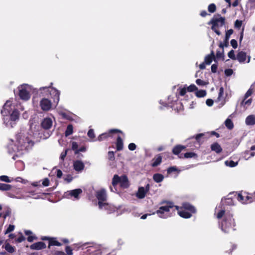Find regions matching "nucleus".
<instances>
[{
  "instance_id": "1",
  "label": "nucleus",
  "mask_w": 255,
  "mask_h": 255,
  "mask_svg": "<svg viewBox=\"0 0 255 255\" xmlns=\"http://www.w3.org/2000/svg\"><path fill=\"white\" fill-rule=\"evenodd\" d=\"M159 204L163 206L160 207L155 212L152 213V215L156 213L159 217L163 219L171 217V215H167V213L170 212V209L173 208L174 206V203L170 201L163 200L160 202Z\"/></svg>"
},
{
  "instance_id": "2",
  "label": "nucleus",
  "mask_w": 255,
  "mask_h": 255,
  "mask_svg": "<svg viewBox=\"0 0 255 255\" xmlns=\"http://www.w3.org/2000/svg\"><path fill=\"white\" fill-rule=\"evenodd\" d=\"M235 222L232 214L227 213L223 220L221 223L222 230L226 233H229L231 231L235 230Z\"/></svg>"
},
{
  "instance_id": "3",
  "label": "nucleus",
  "mask_w": 255,
  "mask_h": 255,
  "mask_svg": "<svg viewBox=\"0 0 255 255\" xmlns=\"http://www.w3.org/2000/svg\"><path fill=\"white\" fill-rule=\"evenodd\" d=\"M219 18L213 17L211 20L208 23L209 25L212 24L211 29L214 31L218 35L221 34V32L218 29L219 27H222L225 24V17L221 16L220 14H218Z\"/></svg>"
},
{
  "instance_id": "4",
  "label": "nucleus",
  "mask_w": 255,
  "mask_h": 255,
  "mask_svg": "<svg viewBox=\"0 0 255 255\" xmlns=\"http://www.w3.org/2000/svg\"><path fill=\"white\" fill-rule=\"evenodd\" d=\"M52 83H51L48 87H43L40 88V90L44 92H48L53 102L57 104L59 101L60 92L56 89L52 87Z\"/></svg>"
},
{
  "instance_id": "5",
  "label": "nucleus",
  "mask_w": 255,
  "mask_h": 255,
  "mask_svg": "<svg viewBox=\"0 0 255 255\" xmlns=\"http://www.w3.org/2000/svg\"><path fill=\"white\" fill-rule=\"evenodd\" d=\"M238 200L244 204H248L253 203V200H252L251 194H249L246 192H244L243 193L242 192L238 194L237 196Z\"/></svg>"
},
{
  "instance_id": "6",
  "label": "nucleus",
  "mask_w": 255,
  "mask_h": 255,
  "mask_svg": "<svg viewBox=\"0 0 255 255\" xmlns=\"http://www.w3.org/2000/svg\"><path fill=\"white\" fill-rule=\"evenodd\" d=\"M82 190L80 188L68 191L65 193V196L67 198L74 197L76 200L80 199V195L82 193Z\"/></svg>"
},
{
  "instance_id": "7",
  "label": "nucleus",
  "mask_w": 255,
  "mask_h": 255,
  "mask_svg": "<svg viewBox=\"0 0 255 255\" xmlns=\"http://www.w3.org/2000/svg\"><path fill=\"white\" fill-rule=\"evenodd\" d=\"M115 133H122V131L118 129H110L108 132H105L101 134L98 137V140L100 141L106 140L109 137L111 136V134Z\"/></svg>"
},
{
  "instance_id": "8",
  "label": "nucleus",
  "mask_w": 255,
  "mask_h": 255,
  "mask_svg": "<svg viewBox=\"0 0 255 255\" xmlns=\"http://www.w3.org/2000/svg\"><path fill=\"white\" fill-rule=\"evenodd\" d=\"M16 190V189H12L11 185L9 184H6L4 183H0V190L1 191H10L6 193V195L11 197L14 198L15 195L11 193L12 191H14Z\"/></svg>"
},
{
  "instance_id": "9",
  "label": "nucleus",
  "mask_w": 255,
  "mask_h": 255,
  "mask_svg": "<svg viewBox=\"0 0 255 255\" xmlns=\"http://www.w3.org/2000/svg\"><path fill=\"white\" fill-rule=\"evenodd\" d=\"M51 102L46 98H43L40 102V106L41 109L44 111H48L51 108Z\"/></svg>"
},
{
  "instance_id": "10",
  "label": "nucleus",
  "mask_w": 255,
  "mask_h": 255,
  "mask_svg": "<svg viewBox=\"0 0 255 255\" xmlns=\"http://www.w3.org/2000/svg\"><path fill=\"white\" fill-rule=\"evenodd\" d=\"M12 103L10 101H7L3 106L2 109L1 110V114L3 116H6L10 114L11 110V106Z\"/></svg>"
},
{
  "instance_id": "11",
  "label": "nucleus",
  "mask_w": 255,
  "mask_h": 255,
  "mask_svg": "<svg viewBox=\"0 0 255 255\" xmlns=\"http://www.w3.org/2000/svg\"><path fill=\"white\" fill-rule=\"evenodd\" d=\"M19 96L23 100L27 101L30 98L29 92L24 88L21 87L19 89Z\"/></svg>"
},
{
  "instance_id": "12",
  "label": "nucleus",
  "mask_w": 255,
  "mask_h": 255,
  "mask_svg": "<svg viewBox=\"0 0 255 255\" xmlns=\"http://www.w3.org/2000/svg\"><path fill=\"white\" fill-rule=\"evenodd\" d=\"M52 124V121L50 118H46L42 121L41 127L44 129H49L51 128Z\"/></svg>"
},
{
  "instance_id": "13",
  "label": "nucleus",
  "mask_w": 255,
  "mask_h": 255,
  "mask_svg": "<svg viewBox=\"0 0 255 255\" xmlns=\"http://www.w3.org/2000/svg\"><path fill=\"white\" fill-rule=\"evenodd\" d=\"M220 205L221 208H226V206H233L234 203L232 197H227L222 199Z\"/></svg>"
},
{
  "instance_id": "14",
  "label": "nucleus",
  "mask_w": 255,
  "mask_h": 255,
  "mask_svg": "<svg viewBox=\"0 0 255 255\" xmlns=\"http://www.w3.org/2000/svg\"><path fill=\"white\" fill-rule=\"evenodd\" d=\"M96 197L98 201H106L107 195L106 190L104 189H102L97 191L96 192Z\"/></svg>"
},
{
  "instance_id": "15",
  "label": "nucleus",
  "mask_w": 255,
  "mask_h": 255,
  "mask_svg": "<svg viewBox=\"0 0 255 255\" xmlns=\"http://www.w3.org/2000/svg\"><path fill=\"white\" fill-rule=\"evenodd\" d=\"M31 142H32V141L27 137L25 138V139L23 138H20L18 140V145L20 146L21 149L26 148L28 147L30 143Z\"/></svg>"
},
{
  "instance_id": "16",
  "label": "nucleus",
  "mask_w": 255,
  "mask_h": 255,
  "mask_svg": "<svg viewBox=\"0 0 255 255\" xmlns=\"http://www.w3.org/2000/svg\"><path fill=\"white\" fill-rule=\"evenodd\" d=\"M46 247V244L42 242H38L34 243L30 246V249L33 250H40L45 249Z\"/></svg>"
},
{
  "instance_id": "17",
  "label": "nucleus",
  "mask_w": 255,
  "mask_h": 255,
  "mask_svg": "<svg viewBox=\"0 0 255 255\" xmlns=\"http://www.w3.org/2000/svg\"><path fill=\"white\" fill-rule=\"evenodd\" d=\"M183 209L187 211L192 214H194L196 212V208L191 204L188 202H184L182 203Z\"/></svg>"
},
{
  "instance_id": "18",
  "label": "nucleus",
  "mask_w": 255,
  "mask_h": 255,
  "mask_svg": "<svg viewBox=\"0 0 255 255\" xmlns=\"http://www.w3.org/2000/svg\"><path fill=\"white\" fill-rule=\"evenodd\" d=\"M73 167L75 171L80 172L84 169L85 165L82 161L77 160L74 162Z\"/></svg>"
},
{
  "instance_id": "19",
  "label": "nucleus",
  "mask_w": 255,
  "mask_h": 255,
  "mask_svg": "<svg viewBox=\"0 0 255 255\" xmlns=\"http://www.w3.org/2000/svg\"><path fill=\"white\" fill-rule=\"evenodd\" d=\"M213 60L215 62H217L214 52L212 50L210 54L205 56L204 62L207 65H210Z\"/></svg>"
},
{
  "instance_id": "20",
  "label": "nucleus",
  "mask_w": 255,
  "mask_h": 255,
  "mask_svg": "<svg viewBox=\"0 0 255 255\" xmlns=\"http://www.w3.org/2000/svg\"><path fill=\"white\" fill-rule=\"evenodd\" d=\"M151 166L153 167H156L160 164L162 162V156L160 154L156 155L152 160Z\"/></svg>"
},
{
  "instance_id": "21",
  "label": "nucleus",
  "mask_w": 255,
  "mask_h": 255,
  "mask_svg": "<svg viewBox=\"0 0 255 255\" xmlns=\"http://www.w3.org/2000/svg\"><path fill=\"white\" fill-rule=\"evenodd\" d=\"M212 151L215 152L217 154H220L223 151V149L218 142H214L210 146Z\"/></svg>"
},
{
  "instance_id": "22",
  "label": "nucleus",
  "mask_w": 255,
  "mask_h": 255,
  "mask_svg": "<svg viewBox=\"0 0 255 255\" xmlns=\"http://www.w3.org/2000/svg\"><path fill=\"white\" fill-rule=\"evenodd\" d=\"M247 53L244 51H240L238 53L236 59L238 60L240 63H244L247 59Z\"/></svg>"
},
{
  "instance_id": "23",
  "label": "nucleus",
  "mask_w": 255,
  "mask_h": 255,
  "mask_svg": "<svg viewBox=\"0 0 255 255\" xmlns=\"http://www.w3.org/2000/svg\"><path fill=\"white\" fill-rule=\"evenodd\" d=\"M146 193L143 187H139L136 193V196L138 199H143L145 197Z\"/></svg>"
},
{
  "instance_id": "24",
  "label": "nucleus",
  "mask_w": 255,
  "mask_h": 255,
  "mask_svg": "<svg viewBox=\"0 0 255 255\" xmlns=\"http://www.w3.org/2000/svg\"><path fill=\"white\" fill-rule=\"evenodd\" d=\"M186 148V146L178 144L175 146L172 149V153L175 155H179V153Z\"/></svg>"
},
{
  "instance_id": "25",
  "label": "nucleus",
  "mask_w": 255,
  "mask_h": 255,
  "mask_svg": "<svg viewBox=\"0 0 255 255\" xmlns=\"http://www.w3.org/2000/svg\"><path fill=\"white\" fill-rule=\"evenodd\" d=\"M246 124L248 126H253L255 125V115H251L246 119Z\"/></svg>"
},
{
  "instance_id": "26",
  "label": "nucleus",
  "mask_w": 255,
  "mask_h": 255,
  "mask_svg": "<svg viewBox=\"0 0 255 255\" xmlns=\"http://www.w3.org/2000/svg\"><path fill=\"white\" fill-rule=\"evenodd\" d=\"M234 31L232 29H230L228 30L226 32L225 37L224 39V45L225 47H228L229 46V40L230 37V36L233 33Z\"/></svg>"
},
{
  "instance_id": "27",
  "label": "nucleus",
  "mask_w": 255,
  "mask_h": 255,
  "mask_svg": "<svg viewBox=\"0 0 255 255\" xmlns=\"http://www.w3.org/2000/svg\"><path fill=\"white\" fill-rule=\"evenodd\" d=\"M116 145V148L118 151L123 150L124 147L123 140L120 135H119L117 138Z\"/></svg>"
},
{
  "instance_id": "28",
  "label": "nucleus",
  "mask_w": 255,
  "mask_h": 255,
  "mask_svg": "<svg viewBox=\"0 0 255 255\" xmlns=\"http://www.w3.org/2000/svg\"><path fill=\"white\" fill-rule=\"evenodd\" d=\"M120 186L123 188H127L128 186V178L126 175L121 176Z\"/></svg>"
},
{
  "instance_id": "29",
  "label": "nucleus",
  "mask_w": 255,
  "mask_h": 255,
  "mask_svg": "<svg viewBox=\"0 0 255 255\" xmlns=\"http://www.w3.org/2000/svg\"><path fill=\"white\" fill-rule=\"evenodd\" d=\"M178 215L183 218L188 219L192 217V214L187 211L182 209L178 212Z\"/></svg>"
},
{
  "instance_id": "30",
  "label": "nucleus",
  "mask_w": 255,
  "mask_h": 255,
  "mask_svg": "<svg viewBox=\"0 0 255 255\" xmlns=\"http://www.w3.org/2000/svg\"><path fill=\"white\" fill-rule=\"evenodd\" d=\"M180 158H197V155L196 153L193 152H186L184 154L183 156L182 154L178 156Z\"/></svg>"
},
{
  "instance_id": "31",
  "label": "nucleus",
  "mask_w": 255,
  "mask_h": 255,
  "mask_svg": "<svg viewBox=\"0 0 255 255\" xmlns=\"http://www.w3.org/2000/svg\"><path fill=\"white\" fill-rule=\"evenodd\" d=\"M19 113L17 109H14L10 115V119L11 121H15L19 119Z\"/></svg>"
},
{
  "instance_id": "32",
  "label": "nucleus",
  "mask_w": 255,
  "mask_h": 255,
  "mask_svg": "<svg viewBox=\"0 0 255 255\" xmlns=\"http://www.w3.org/2000/svg\"><path fill=\"white\" fill-rule=\"evenodd\" d=\"M121 182V177L116 174L114 176L112 179V185L114 186L115 191H117V189L116 188V186L118 184H120Z\"/></svg>"
},
{
  "instance_id": "33",
  "label": "nucleus",
  "mask_w": 255,
  "mask_h": 255,
  "mask_svg": "<svg viewBox=\"0 0 255 255\" xmlns=\"http://www.w3.org/2000/svg\"><path fill=\"white\" fill-rule=\"evenodd\" d=\"M62 244L56 240L55 238H50L49 240L48 248H50L51 246H61Z\"/></svg>"
},
{
  "instance_id": "34",
  "label": "nucleus",
  "mask_w": 255,
  "mask_h": 255,
  "mask_svg": "<svg viewBox=\"0 0 255 255\" xmlns=\"http://www.w3.org/2000/svg\"><path fill=\"white\" fill-rule=\"evenodd\" d=\"M153 180L156 183H160L164 179V176L160 173L154 174L153 176Z\"/></svg>"
},
{
  "instance_id": "35",
  "label": "nucleus",
  "mask_w": 255,
  "mask_h": 255,
  "mask_svg": "<svg viewBox=\"0 0 255 255\" xmlns=\"http://www.w3.org/2000/svg\"><path fill=\"white\" fill-rule=\"evenodd\" d=\"M2 248H4L9 253H13L15 251V247L11 246L9 243L5 244L4 246H2Z\"/></svg>"
},
{
  "instance_id": "36",
  "label": "nucleus",
  "mask_w": 255,
  "mask_h": 255,
  "mask_svg": "<svg viewBox=\"0 0 255 255\" xmlns=\"http://www.w3.org/2000/svg\"><path fill=\"white\" fill-rule=\"evenodd\" d=\"M73 132V127L71 124H69L67 126L66 131L65 132V136H68L72 134Z\"/></svg>"
},
{
  "instance_id": "37",
  "label": "nucleus",
  "mask_w": 255,
  "mask_h": 255,
  "mask_svg": "<svg viewBox=\"0 0 255 255\" xmlns=\"http://www.w3.org/2000/svg\"><path fill=\"white\" fill-rule=\"evenodd\" d=\"M207 94L206 91L205 90H197L195 92V95L198 98H202L205 97Z\"/></svg>"
},
{
  "instance_id": "38",
  "label": "nucleus",
  "mask_w": 255,
  "mask_h": 255,
  "mask_svg": "<svg viewBox=\"0 0 255 255\" xmlns=\"http://www.w3.org/2000/svg\"><path fill=\"white\" fill-rule=\"evenodd\" d=\"M225 125L229 129H232L234 128V124L232 121L230 119H227L225 121Z\"/></svg>"
},
{
  "instance_id": "39",
  "label": "nucleus",
  "mask_w": 255,
  "mask_h": 255,
  "mask_svg": "<svg viewBox=\"0 0 255 255\" xmlns=\"http://www.w3.org/2000/svg\"><path fill=\"white\" fill-rule=\"evenodd\" d=\"M215 57L217 59H222L223 61L224 60V49H222V51L217 50Z\"/></svg>"
},
{
  "instance_id": "40",
  "label": "nucleus",
  "mask_w": 255,
  "mask_h": 255,
  "mask_svg": "<svg viewBox=\"0 0 255 255\" xmlns=\"http://www.w3.org/2000/svg\"><path fill=\"white\" fill-rule=\"evenodd\" d=\"M216 5L214 3H211L208 6V10L210 13H214L216 11Z\"/></svg>"
},
{
  "instance_id": "41",
  "label": "nucleus",
  "mask_w": 255,
  "mask_h": 255,
  "mask_svg": "<svg viewBox=\"0 0 255 255\" xmlns=\"http://www.w3.org/2000/svg\"><path fill=\"white\" fill-rule=\"evenodd\" d=\"M225 164L231 167H234L237 165L238 162H234L233 160H226L225 162Z\"/></svg>"
},
{
  "instance_id": "42",
  "label": "nucleus",
  "mask_w": 255,
  "mask_h": 255,
  "mask_svg": "<svg viewBox=\"0 0 255 255\" xmlns=\"http://www.w3.org/2000/svg\"><path fill=\"white\" fill-rule=\"evenodd\" d=\"M187 91L189 92H193L196 91L198 90V88L194 84H191L187 88Z\"/></svg>"
},
{
  "instance_id": "43",
  "label": "nucleus",
  "mask_w": 255,
  "mask_h": 255,
  "mask_svg": "<svg viewBox=\"0 0 255 255\" xmlns=\"http://www.w3.org/2000/svg\"><path fill=\"white\" fill-rule=\"evenodd\" d=\"M108 159L111 161H114L115 159L114 152L113 151H110L108 153Z\"/></svg>"
},
{
  "instance_id": "44",
  "label": "nucleus",
  "mask_w": 255,
  "mask_h": 255,
  "mask_svg": "<svg viewBox=\"0 0 255 255\" xmlns=\"http://www.w3.org/2000/svg\"><path fill=\"white\" fill-rule=\"evenodd\" d=\"M252 102V99H251V98L248 99L247 101L244 100V99L242 101V102H241V104L242 106H244V107H245L246 105L249 106L251 105Z\"/></svg>"
},
{
  "instance_id": "45",
  "label": "nucleus",
  "mask_w": 255,
  "mask_h": 255,
  "mask_svg": "<svg viewBox=\"0 0 255 255\" xmlns=\"http://www.w3.org/2000/svg\"><path fill=\"white\" fill-rule=\"evenodd\" d=\"M243 21L237 19L234 23V27L235 28L240 29L242 25Z\"/></svg>"
},
{
  "instance_id": "46",
  "label": "nucleus",
  "mask_w": 255,
  "mask_h": 255,
  "mask_svg": "<svg viewBox=\"0 0 255 255\" xmlns=\"http://www.w3.org/2000/svg\"><path fill=\"white\" fill-rule=\"evenodd\" d=\"M225 215V208H222V210H220L217 215V217L218 219H221L222 218L224 215Z\"/></svg>"
},
{
  "instance_id": "47",
  "label": "nucleus",
  "mask_w": 255,
  "mask_h": 255,
  "mask_svg": "<svg viewBox=\"0 0 255 255\" xmlns=\"http://www.w3.org/2000/svg\"><path fill=\"white\" fill-rule=\"evenodd\" d=\"M177 90L179 91V94L181 96H184L187 91L186 87L179 88Z\"/></svg>"
},
{
  "instance_id": "48",
  "label": "nucleus",
  "mask_w": 255,
  "mask_h": 255,
  "mask_svg": "<svg viewBox=\"0 0 255 255\" xmlns=\"http://www.w3.org/2000/svg\"><path fill=\"white\" fill-rule=\"evenodd\" d=\"M0 180L2 181L9 183L11 180L9 179V177L6 175H1L0 176Z\"/></svg>"
},
{
  "instance_id": "49",
  "label": "nucleus",
  "mask_w": 255,
  "mask_h": 255,
  "mask_svg": "<svg viewBox=\"0 0 255 255\" xmlns=\"http://www.w3.org/2000/svg\"><path fill=\"white\" fill-rule=\"evenodd\" d=\"M105 201H98V206L100 209H102L105 206L107 207L108 203L104 202Z\"/></svg>"
},
{
  "instance_id": "50",
  "label": "nucleus",
  "mask_w": 255,
  "mask_h": 255,
  "mask_svg": "<svg viewBox=\"0 0 255 255\" xmlns=\"http://www.w3.org/2000/svg\"><path fill=\"white\" fill-rule=\"evenodd\" d=\"M253 93V89L251 88H250L247 92L246 93L244 99V100H246L249 97L251 96Z\"/></svg>"
},
{
  "instance_id": "51",
  "label": "nucleus",
  "mask_w": 255,
  "mask_h": 255,
  "mask_svg": "<svg viewBox=\"0 0 255 255\" xmlns=\"http://www.w3.org/2000/svg\"><path fill=\"white\" fill-rule=\"evenodd\" d=\"M228 56L230 58L233 60L236 59V57L235 55V52L233 50H231L228 52Z\"/></svg>"
},
{
  "instance_id": "52",
  "label": "nucleus",
  "mask_w": 255,
  "mask_h": 255,
  "mask_svg": "<svg viewBox=\"0 0 255 255\" xmlns=\"http://www.w3.org/2000/svg\"><path fill=\"white\" fill-rule=\"evenodd\" d=\"M224 94V88L221 87L219 89V92L218 94V100L219 101L221 100Z\"/></svg>"
},
{
  "instance_id": "53",
  "label": "nucleus",
  "mask_w": 255,
  "mask_h": 255,
  "mask_svg": "<svg viewBox=\"0 0 255 255\" xmlns=\"http://www.w3.org/2000/svg\"><path fill=\"white\" fill-rule=\"evenodd\" d=\"M14 226L12 225H9L7 229L5 232V234H8L12 231H13L14 229Z\"/></svg>"
},
{
  "instance_id": "54",
  "label": "nucleus",
  "mask_w": 255,
  "mask_h": 255,
  "mask_svg": "<svg viewBox=\"0 0 255 255\" xmlns=\"http://www.w3.org/2000/svg\"><path fill=\"white\" fill-rule=\"evenodd\" d=\"M177 170L178 169L175 166H171L167 169V173L170 174L174 171H177Z\"/></svg>"
},
{
  "instance_id": "55",
  "label": "nucleus",
  "mask_w": 255,
  "mask_h": 255,
  "mask_svg": "<svg viewBox=\"0 0 255 255\" xmlns=\"http://www.w3.org/2000/svg\"><path fill=\"white\" fill-rule=\"evenodd\" d=\"M205 134L203 133H199L196 135L195 138L196 140V141L198 142H200V139L201 137H203L204 136Z\"/></svg>"
},
{
  "instance_id": "56",
  "label": "nucleus",
  "mask_w": 255,
  "mask_h": 255,
  "mask_svg": "<svg viewBox=\"0 0 255 255\" xmlns=\"http://www.w3.org/2000/svg\"><path fill=\"white\" fill-rule=\"evenodd\" d=\"M78 149V144L75 141H73L72 142V149L74 151V152H76V150Z\"/></svg>"
},
{
  "instance_id": "57",
  "label": "nucleus",
  "mask_w": 255,
  "mask_h": 255,
  "mask_svg": "<svg viewBox=\"0 0 255 255\" xmlns=\"http://www.w3.org/2000/svg\"><path fill=\"white\" fill-rule=\"evenodd\" d=\"M88 136L90 138H93L95 137L94 131L93 129H90L88 132Z\"/></svg>"
},
{
  "instance_id": "58",
  "label": "nucleus",
  "mask_w": 255,
  "mask_h": 255,
  "mask_svg": "<svg viewBox=\"0 0 255 255\" xmlns=\"http://www.w3.org/2000/svg\"><path fill=\"white\" fill-rule=\"evenodd\" d=\"M128 148L130 150L133 151L136 149V145L134 143H130L128 144Z\"/></svg>"
},
{
  "instance_id": "59",
  "label": "nucleus",
  "mask_w": 255,
  "mask_h": 255,
  "mask_svg": "<svg viewBox=\"0 0 255 255\" xmlns=\"http://www.w3.org/2000/svg\"><path fill=\"white\" fill-rule=\"evenodd\" d=\"M196 83L198 85L200 86H204L206 84V83L205 81L200 79H197L196 80Z\"/></svg>"
},
{
  "instance_id": "60",
  "label": "nucleus",
  "mask_w": 255,
  "mask_h": 255,
  "mask_svg": "<svg viewBox=\"0 0 255 255\" xmlns=\"http://www.w3.org/2000/svg\"><path fill=\"white\" fill-rule=\"evenodd\" d=\"M231 44L234 49L237 48L238 47V42L235 39H232L231 40Z\"/></svg>"
},
{
  "instance_id": "61",
  "label": "nucleus",
  "mask_w": 255,
  "mask_h": 255,
  "mask_svg": "<svg viewBox=\"0 0 255 255\" xmlns=\"http://www.w3.org/2000/svg\"><path fill=\"white\" fill-rule=\"evenodd\" d=\"M65 252H66L68 255H72L73 252L72 250L71 247L69 246H67L65 248Z\"/></svg>"
},
{
  "instance_id": "62",
  "label": "nucleus",
  "mask_w": 255,
  "mask_h": 255,
  "mask_svg": "<svg viewBox=\"0 0 255 255\" xmlns=\"http://www.w3.org/2000/svg\"><path fill=\"white\" fill-rule=\"evenodd\" d=\"M233 73V71L231 69H227L225 70V74L227 76L232 75Z\"/></svg>"
},
{
  "instance_id": "63",
  "label": "nucleus",
  "mask_w": 255,
  "mask_h": 255,
  "mask_svg": "<svg viewBox=\"0 0 255 255\" xmlns=\"http://www.w3.org/2000/svg\"><path fill=\"white\" fill-rule=\"evenodd\" d=\"M217 68H218V65L216 64H213L211 66V68L212 72L214 73H216L217 71Z\"/></svg>"
},
{
  "instance_id": "64",
  "label": "nucleus",
  "mask_w": 255,
  "mask_h": 255,
  "mask_svg": "<svg viewBox=\"0 0 255 255\" xmlns=\"http://www.w3.org/2000/svg\"><path fill=\"white\" fill-rule=\"evenodd\" d=\"M86 150V148L85 146H82L76 150L75 154H78L80 152H85Z\"/></svg>"
}]
</instances>
